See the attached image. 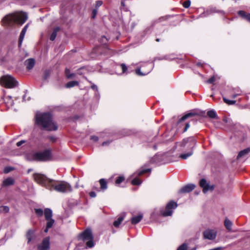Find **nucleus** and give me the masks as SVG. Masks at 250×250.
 <instances>
[{
    "label": "nucleus",
    "instance_id": "obj_1",
    "mask_svg": "<svg viewBox=\"0 0 250 250\" xmlns=\"http://www.w3.org/2000/svg\"><path fill=\"white\" fill-rule=\"evenodd\" d=\"M33 177L36 182L50 190H54L63 193L70 192L72 190L70 185L66 182L48 179L44 175L37 173L34 174Z\"/></svg>",
    "mask_w": 250,
    "mask_h": 250
},
{
    "label": "nucleus",
    "instance_id": "obj_2",
    "mask_svg": "<svg viewBox=\"0 0 250 250\" xmlns=\"http://www.w3.org/2000/svg\"><path fill=\"white\" fill-rule=\"evenodd\" d=\"M35 124L48 131L56 130L58 126L53 121L50 114L37 113L35 116Z\"/></svg>",
    "mask_w": 250,
    "mask_h": 250
},
{
    "label": "nucleus",
    "instance_id": "obj_3",
    "mask_svg": "<svg viewBox=\"0 0 250 250\" xmlns=\"http://www.w3.org/2000/svg\"><path fill=\"white\" fill-rule=\"evenodd\" d=\"M27 20V15L25 13H21L19 15L10 14L5 16L2 20L4 26H11L16 22L23 23Z\"/></svg>",
    "mask_w": 250,
    "mask_h": 250
},
{
    "label": "nucleus",
    "instance_id": "obj_4",
    "mask_svg": "<svg viewBox=\"0 0 250 250\" xmlns=\"http://www.w3.org/2000/svg\"><path fill=\"white\" fill-rule=\"evenodd\" d=\"M196 141L195 138L193 137H188L184 139L183 141L180 143V146L182 147H185L188 146L191 148V150L188 153L181 154L180 157L183 159H186L188 157L191 156L193 154L192 149L195 146Z\"/></svg>",
    "mask_w": 250,
    "mask_h": 250
},
{
    "label": "nucleus",
    "instance_id": "obj_5",
    "mask_svg": "<svg viewBox=\"0 0 250 250\" xmlns=\"http://www.w3.org/2000/svg\"><path fill=\"white\" fill-rule=\"evenodd\" d=\"M32 159L36 161H48L51 159V152L50 149H46L42 152L34 153L32 155Z\"/></svg>",
    "mask_w": 250,
    "mask_h": 250
},
{
    "label": "nucleus",
    "instance_id": "obj_6",
    "mask_svg": "<svg viewBox=\"0 0 250 250\" xmlns=\"http://www.w3.org/2000/svg\"><path fill=\"white\" fill-rule=\"evenodd\" d=\"M0 84L6 88H12L16 86L17 82L12 77L6 75L1 77Z\"/></svg>",
    "mask_w": 250,
    "mask_h": 250
},
{
    "label": "nucleus",
    "instance_id": "obj_7",
    "mask_svg": "<svg viewBox=\"0 0 250 250\" xmlns=\"http://www.w3.org/2000/svg\"><path fill=\"white\" fill-rule=\"evenodd\" d=\"M80 237L83 241H87L86 245L88 248H91L94 246L93 236L90 229H85L81 234Z\"/></svg>",
    "mask_w": 250,
    "mask_h": 250
},
{
    "label": "nucleus",
    "instance_id": "obj_8",
    "mask_svg": "<svg viewBox=\"0 0 250 250\" xmlns=\"http://www.w3.org/2000/svg\"><path fill=\"white\" fill-rule=\"evenodd\" d=\"M196 115V114L195 113L189 112L183 116L181 118L179 119L177 122L178 128L180 129L182 127H184L183 132H185L187 131L190 125L189 123H185V120L189 117H193Z\"/></svg>",
    "mask_w": 250,
    "mask_h": 250
},
{
    "label": "nucleus",
    "instance_id": "obj_9",
    "mask_svg": "<svg viewBox=\"0 0 250 250\" xmlns=\"http://www.w3.org/2000/svg\"><path fill=\"white\" fill-rule=\"evenodd\" d=\"M177 207V204L173 201H171L167 204L165 210L162 211L161 213L163 216H171L172 214L173 208H175Z\"/></svg>",
    "mask_w": 250,
    "mask_h": 250
},
{
    "label": "nucleus",
    "instance_id": "obj_10",
    "mask_svg": "<svg viewBox=\"0 0 250 250\" xmlns=\"http://www.w3.org/2000/svg\"><path fill=\"white\" fill-rule=\"evenodd\" d=\"M153 64L151 63L146 64L145 66H143L141 69L136 70V73L139 75H146L148 74L152 69Z\"/></svg>",
    "mask_w": 250,
    "mask_h": 250
},
{
    "label": "nucleus",
    "instance_id": "obj_11",
    "mask_svg": "<svg viewBox=\"0 0 250 250\" xmlns=\"http://www.w3.org/2000/svg\"><path fill=\"white\" fill-rule=\"evenodd\" d=\"M200 186L203 188V191L205 193L208 190H212L214 189V186H210L205 179H202L200 180Z\"/></svg>",
    "mask_w": 250,
    "mask_h": 250
},
{
    "label": "nucleus",
    "instance_id": "obj_12",
    "mask_svg": "<svg viewBox=\"0 0 250 250\" xmlns=\"http://www.w3.org/2000/svg\"><path fill=\"white\" fill-rule=\"evenodd\" d=\"M217 235V231L214 229H207L204 232V236L205 239L214 240Z\"/></svg>",
    "mask_w": 250,
    "mask_h": 250
},
{
    "label": "nucleus",
    "instance_id": "obj_13",
    "mask_svg": "<svg viewBox=\"0 0 250 250\" xmlns=\"http://www.w3.org/2000/svg\"><path fill=\"white\" fill-rule=\"evenodd\" d=\"M50 248L49 238L46 237L38 247V250H48Z\"/></svg>",
    "mask_w": 250,
    "mask_h": 250
},
{
    "label": "nucleus",
    "instance_id": "obj_14",
    "mask_svg": "<svg viewBox=\"0 0 250 250\" xmlns=\"http://www.w3.org/2000/svg\"><path fill=\"white\" fill-rule=\"evenodd\" d=\"M195 186L194 184H188L182 187L179 190V193H186L191 191L194 189Z\"/></svg>",
    "mask_w": 250,
    "mask_h": 250
},
{
    "label": "nucleus",
    "instance_id": "obj_15",
    "mask_svg": "<svg viewBox=\"0 0 250 250\" xmlns=\"http://www.w3.org/2000/svg\"><path fill=\"white\" fill-rule=\"evenodd\" d=\"M28 27V24H26L24 27L22 29L19 39L18 46L20 47L22 44V41L23 40L25 34L27 31V28Z\"/></svg>",
    "mask_w": 250,
    "mask_h": 250
},
{
    "label": "nucleus",
    "instance_id": "obj_16",
    "mask_svg": "<svg viewBox=\"0 0 250 250\" xmlns=\"http://www.w3.org/2000/svg\"><path fill=\"white\" fill-rule=\"evenodd\" d=\"M35 63V60L33 59H28L25 62V65L26 68L30 70L33 68Z\"/></svg>",
    "mask_w": 250,
    "mask_h": 250
},
{
    "label": "nucleus",
    "instance_id": "obj_17",
    "mask_svg": "<svg viewBox=\"0 0 250 250\" xmlns=\"http://www.w3.org/2000/svg\"><path fill=\"white\" fill-rule=\"evenodd\" d=\"M125 215V213L122 214L116 220L113 222V225L115 227L117 228L120 226L122 222L124 220Z\"/></svg>",
    "mask_w": 250,
    "mask_h": 250
},
{
    "label": "nucleus",
    "instance_id": "obj_18",
    "mask_svg": "<svg viewBox=\"0 0 250 250\" xmlns=\"http://www.w3.org/2000/svg\"><path fill=\"white\" fill-rule=\"evenodd\" d=\"M44 215L46 220L52 219V211L49 208H46L44 211Z\"/></svg>",
    "mask_w": 250,
    "mask_h": 250
},
{
    "label": "nucleus",
    "instance_id": "obj_19",
    "mask_svg": "<svg viewBox=\"0 0 250 250\" xmlns=\"http://www.w3.org/2000/svg\"><path fill=\"white\" fill-rule=\"evenodd\" d=\"M15 181L13 178L11 177H9L6 179H5L3 181V186H9L10 185H13L14 184Z\"/></svg>",
    "mask_w": 250,
    "mask_h": 250
},
{
    "label": "nucleus",
    "instance_id": "obj_20",
    "mask_svg": "<svg viewBox=\"0 0 250 250\" xmlns=\"http://www.w3.org/2000/svg\"><path fill=\"white\" fill-rule=\"evenodd\" d=\"M238 14L239 16L248 21L250 22V13H246L244 11H239L238 12Z\"/></svg>",
    "mask_w": 250,
    "mask_h": 250
},
{
    "label": "nucleus",
    "instance_id": "obj_21",
    "mask_svg": "<svg viewBox=\"0 0 250 250\" xmlns=\"http://www.w3.org/2000/svg\"><path fill=\"white\" fill-rule=\"evenodd\" d=\"M143 218V215L142 214H139L137 216H134L131 219V223L132 224H136L138 223L139 222L141 221V220Z\"/></svg>",
    "mask_w": 250,
    "mask_h": 250
},
{
    "label": "nucleus",
    "instance_id": "obj_22",
    "mask_svg": "<svg viewBox=\"0 0 250 250\" xmlns=\"http://www.w3.org/2000/svg\"><path fill=\"white\" fill-rule=\"evenodd\" d=\"M34 235V231L32 229L29 230L26 233L27 243H29L32 240Z\"/></svg>",
    "mask_w": 250,
    "mask_h": 250
},
{
    "label": "nucleus",
    "instance_id": "obj_23",
    "mask_svg": "<svg viewBox=\"0 0 250 250\" xmlns=\"http://www.w3.org/2000/svg\"><path fill=\"white\" fill-rule=\"evenodd\" d=\"M60 28L59 27H57L54 29L50 37V40L51 41H53L55 39L57 33L60 31Z\"/></svg>",
    "mask_w": 250,
    "mask_h": 250
},
{
    "label": "nucleus",
    "instance_id": "obj_24",
    "mask_svg": "<svg viewBox=\"0 0 250 250\" xmlns=\"http://www.w3.org/2000/svg\"><path fill=\"white\" fill-rule=\"evenodd\" d=\"M224 225L226 229L229 230H231V227L232 226V223L228 218H226L224 221Z\"/></svg>",
    "mask_w": 250,
    "mask_h": 250
},
{
    "label": "nucleus",
    "instance_id": "obj_25",
    "mask_svg": "<svg viewBox=\"0 0 250 250\" xmlns=\"http://www.w3.org/2000/svg\"><path fill=\"white\" fill-rule=\"evenodd\" d=\"M79 84V83L78 81H70V82H68L65 84V87L66 88H71L75 86H77Z\"/></svg>",
    "mask_w": 250,
    "mask_h": 250
},
{
    "label": "nucleus",
    "instance_id": "obj_26",
    "mask_svg": "<svg viewBox=\"0 0 250 250\" xmlns=\"http://www.w3.org/2000/svg\"><path fill=\"white\" fill-rule=\"evenodd\" d=\"M250 152V148H247L246 149H245L243 150H241L238 154L237 156V159H239L246 154H248L249 152Z\"/></svg>",
    "mask_w": 250,
    "mask_h": 250
},
{
    "label": "nucleus",
    "instance_id": "obj_27",
    "mask_svg": "<svg viewBox=\"0 0 250 250\" xmlns=\"http://www.w3.org/2000/svg\"><path fill=\"white\" fill-rule=\"evenodd\" d=\"M208 116L210 118L215 119L217 118V115L216 112L213 110H210L207 112Z\"/></svg>",
    "mask_w": 250,
    "mask_h": 250
},
{
    "label": "nucleus",
    "instance_id": "obj_28",
    "mask_svg": "<svg viewBox=\"0 0 250 250\" xmlns=\"http://www.w3.org/2000/svg\"><path fill=\"white\" fill-rule=\"evenodd\" d=\"M100 186H101V188L103 190H105L107 188V183L106 181L104 179H102L99 181Z\"/></svg>",
    "mask_w": 250,
    "mask_h": 250
},
{
    "label": "nucleus",
    "instance_id": "obj_29",
    "mask_svg": "<svg viewBox=\"0 0 250 250\" xmlns=\"http://www.w3.org/2000/svg\"><path fill=\"white\" fill-rule=\"evenodd\" d=\"M9 208L8 206H0V213L4 212L7 213L9 211Z\"/></svg>",
    "mask_w": 250,
    "mask_h": 250
},
{
    "label": "nucleus",
    "instance_id": "obj_30",
    "mask_svg": "<svg viewBox=\"0 0 250 250\" xmlns=\"http://www.w3.org/2000/svg\"><path fill=\"white\" fill-rule=\"evenodd\" d=\"M46 221H47V223H46L47 228H51L53 226V224H54V222H55L54 220L52 218V219H49L48 220H46Z\"/></svg>",
    "mask_w": 250,
    "mask_h": 250
},
{
    "label": "nucleus",
    "instance_id": "obj_31",
    "mask_svg": "<svg viewBox=\"0 0 250 250\" xmlns=\"http://www.w3.org/2000/svg\"><path fill=\"white\" fill-rule=\"evenodd\" d=\"M242 91L239 89H235L234 93L232 95L231 97L232 98H235L237 96L241 95Z\"/></svg>",
    "mask_w": 250,
    "mask_h": 250
},
{
    "label": "nucleus",
    "instance_id": "obj_32",
    "mask_svg": "<svg viewBox=\"0 0 250 250\" xmlns=\"http://www.w3.org/2000/svg\"><path fill=\"white\" fill-rule=\"evenodd\" d=\"M223 101L225 103L229 105L234 104L236 103V101L235 100H229L225 97H223Z\"/></svg>",
    "mask_w": 250,
    "mask_h": 250
},
{
    "label": "nucleus",
    "instance_id": "obj_33",
    "mask_svg": "<svg viewBox=\"0 0 250 250\" xmlns=\"http://www.w3.org/2000/svg\"><path fill=\"white\" fill-rule=\"evenodd\" d=\"M131 183L133 185H139L142 183V181L138 178H135L132 180Z\"/></svg>",
    "mask_w": 250,
    "mask_h": 250
},
{
    "label": "nucleus",
    "instance_id": "obj_34",
    "mask_svg": "<svg viewBox=\"0 0 250 250\" xmlns=\"http://www.w3.org/2000/svg\"><path fill=\"white\" fill-rule=\"evenodd\" d=\"M35 211L36 214L39 217L42 216L44 213L42 209L41 208H36V209H35Z\"/></svg>",
    "mask_w": 250,
    "mask_h": 250
},
{
    "label": "nucleus",
    "instance_id": "obj_35",
    "mask_svg": "<svg viewBox=\"0 0 250 250\" xmlns=\"http://www.w3.org/2000/svg\"><path fill=\"white\" fill-rule=\"evenodd\" d=\"M188 248V245L186 243H183L178 247L177 250H187Z\"/></svg>",
    "mask_w": 250,
    "mask_h": 250
},
{
    "label": "nucleus",
    "instance_id": "obj_36",
    "mask_svg": "<svg viewBox=\"0 0 250 250\" xmlns=\"http://www.w3.org/2000/svg\"><path fill=\"white\" fill-rule=\"evenodd\" d=\"M125 180V178L123 176H119L117 178L115 181L116 185H119Z\"/></svg>",
    "mask_w": 250,
    "mask_h": 250
},
{
    "label": "nucleus",
    "instance_id": "obj_37",
    "mask_svg": "<svg viewBox=\"0 0 250 250\" xmlns=\"http://www.w3.org/2000/svg\"><path fill=\"white\" fill-rule=\"evenodd\" d=\"M150 171H151V169L150 168L143 169V170H140L138 172V174L139 175H142V174H143L144 173H146V172H150Z\"/></svg>",
    "mask_w": 250,
    "mask_h": 250
},
{
    "label": "nucleus",
    "instance_id": "obj_38",
    "mask_svg": "<svg viewBox=\"0 0 250 250\" xmlns=\"http://www.w3.org/2000/svg\"><path fill=\"white\" fill-rule=\"evenodd\" d=\"M190 5V1L189 0H186L184 1L183 3V6L186 8H188Z\"/></svg>",
    "mask_w": 250,
    "mask_h": 250
},
{
    "label": "nucleus",
    "instance_id": "obj_39",
    "mask_svg": "<svg viewBox=\"0 0 250 250\" xmlns=\"http://www.w3.org/2000/svg\"><path fill=\"white\" fill-rule=\"evenodd\" d=\"M65 75L66 76V77L68 79H70L71 78L70 70L69 69H68V68H66L65 69Z\"/></svg>",
    "mask_w": 250,
    "mask_h": 250
},
{
    "label": "nucleus",
    "instance_id": "obj_40",
    "mask_svg": "<svg viewBox=\"0 0 250 250\" xmlns=\"http://www.w3.org/2000/svg\"><path fill=\"white\" fill-rule=\"evenodd\" d=\"M121 67L122 68V72L123 73H125L127 69V68L126 67V66L124 64V63H122L121 64Z\"/></svg>",
    "mask_w": 250,
    "mask_h": 250
},
{
    "label": "nucleus",
    "instance_id": "obj_41",
    "mask_svg": "<svg viewBox=\"0 0 250 250\" xmlns=\"http://www.w3.org/2000/svg\"><path fill=\"white\" fill-rule=\"evenodd\" d=\"M215 78L214 76H212L208 80L207 83H212L215 81Z\"/></svg>",
    "mask_w": 250,
    "mask_h": 250
},
{
    "label": "nucleus",
    "instance_id": "obj_42",
    "mask_svg": "<svg viewBox=\"0 0 250 250\" xmlns=\"http://www.w3.org/2000/svg\"><path fill=\"white\" fill-rule=\"evenodd\" d=\"M103 4V1L102 0L97 1L96 2V7L98 8L100 6H101Z\"/></svg>",
    "mask_w": 250,
    "mask_h": 250
},
{
    "label": "nucleus",
    "instance_id": "obj_43",
    "mask_svg": "<svg viewBox=\"0 0 250 250\" xmlns=\"http://www.w3.org/2000/svg\"><path fill=\"white\" fill-rule=\"evenodd\" d=\"M12 168L10 167H7L4 168V172L5 173H7L12 170Z\"/></svg>",
    "mask_w": 250,
    "mask_h": 250
},
{
    "label": "nucleus",
    "instance_id": "obj_44",
    "mask_svg": "<svg viewBox=\"0 0 250 250\" xmlns=\"http://www.w3.org/2000/svg\"><path fill=\"white\" fill-rule=\"evenodd\" d=\"M97 14V10L96 9H94L92 11V18H95V17H96V15Z\"/></svg>",
    "mask_w": 250,
    "mask_h": 250
},
{
    "label": "nucleus",
    "instance_id": "obj_45",
    "mask_svg": "<svg viewBox=\"0 0 250 250\" xmlns=\"http://www.w3.org/2000/svg\"><path fill=\"white\" fill-rule=\"evenodd\" d=\"M25 141L24 140H21V141H20L18 142L17 143V146H21L23 144H24L25 143Z\"/></svg>",
    "mask_w": 250,
    "mask_h": 250
},
{
    "label": "nucleus",
    "instance_id": "obj_46",
    "mask_svg": "<svg viewBox=\"0 0 250 250\" xmlns=\"http://www.w3.org/2000/svg\"><path fill=\"white\" fill-rule=\"evenodd\" d=\"M89 196L92 198H94L96 196V194L94 191H91L89 192Z\"/></svg>",
    "mask_w": 250,
    "mask_h": 250
},
{
    "label": "nucleus",
    "instance_id": "obj_47",
    "mask_svg": "<svg viewBox=\"0 0 250 250\" xmlns=\"http://www.w3.org/2000/svg\"><path fill=\"white\" fill-rule=\"evenodd\" d=\"M91 87L93 90L96 91H98V87L96 85L93 84L91 85Z\"/></svg>",
    "mask_w": 250,
    "mask_h": 250
},
{
    "label": "nucleus",
    "instance_id": "obj_48",
    "mask_svg": "<svg viewBox=\"0 0 250 250\" xmlns=\"http://www.w3.org/2000/svg\"><path fill=\"white\" fill-rule=\"evenodd\" d=\"M91 139L95 141V142H97L98 141V137L97 136H92L91 137Z\"/></svg>",
    "mask_w": 250,
    "mask_h": 250
},
{
    "label": "nucleus",
    "instance_id": "obj_49",
    "mask_svg": "<svg viewBox=\"0 0 250 250\" xmlns=\"http://www.w3.org/2000/svg\"><path fill=\"white\" fill-rule=\"evenodd\" d=\"M110 143V142H109V141L104 142L102 143V146H105L108 145Z\"/></svg>",
    "mask_w": 250,
    "mask_h": 250
},
{
    "label": "nucleus",
    "instance_id": "obj_50",
    "mask_svg": "<svg viewBox=\"0 0 250 250\" xmlns=\"http://www.w3.org/2000/svg\"><path fill=\"white\" fill-rule=\"evenodd\" d=\"M230 121V119L228 118L225 117L223 119V121L225 123H228Z\"/></svg>",
    "mask_w": 250,
    "mask_h": 250
},
{
    "label": "nucleus",
    "instance_id": "obj_51",
    "mask_svg": "<svg viewBox=\"0 0 250 250\" xmlns=\"http://www.w3.org/2000/svg\"><path fill=\"white\" fill-rule=\"evenodd\" d=\"M50 139L52 141H55L56 140L55 138H54V137H50Z\"/></svg>",
    "mask_w": 250,
    "mask_h": 250
},
{
    "label": "nucleus",
    "instance_id": "obj_52",
    "mask_svg": "<svg viewBox=\"0 0 250 250\" xmlns=\"http://www.w3.org/2000/svg\"><path fill=\"white\" fill-rule=\"evenodd\" d=\"M48 77V75L47 74H45L44 77V79L46 80V79H47Z\"/></svg>",
    "mask_w": 250,
    "mask_h": 250
},
{
    "label": "nucleus",
    "instance_id": "obj_53",
    "mask_svg": "<svg viewBox=\"0 0 250 250\" xmlns=\"http://www.w3.org/2000/svg\"><path fill=\"white\" fill-rule=\"evenodd\" d=\"M49 229V228H47V226H46L45 229H44V232L46 233L47 232Z\"/></svg>",
    "mask_w": 250,
    "mask_h": 250
},
{
    "label": "nucleus",
    "instance_id": "obj_54",
    "mask_svg": "<svg viewBox=\"0 0 250 250\" xmlns=\"http://www.w3.org/2000/svg\"><path fill=\"white\" fill-rule=\"evenodd\" d=\"M70 76H71V78H72L75 76V74L74 73H71Z\"/></svg>",
    "mask_w": 250,
    "mask_h": 250
},
{
    "label": "nucleus",
    "instance_id": "obj_55",
    "mask_svg": "<svg viewBox=\"0 0 250 250\" xmlns=\"http://www.w3.org/2000/svg\"><path fill=\"white\" fill-rule=\"evenodd\" d=\"M13 104H14V102H13V101H11V103H10V104H11V105H13Z\"/></svg>",
    "mask_w": 250,
    "mask_h": 250
},
{
    "label": "nucleus",
    "instance_id": "obj_56",
    "mask_svg": "<svg viewBox=\"0 0 250 250\" xmlns=\"http://www.w3.org/2000/svg\"><path fill=\"white\" fill-rule=\"evenodd\" d=\"M25 96H23V100L24 101L25 100Z\"/></svg>",
    "mask_w": 250,
    "mask_h": 250
},
{
    "label": "nucleus",
    "instance_id": "obj_57",
    "mask_svg": "<svg viewBox=\"0 0 250 250\" xmlns=\"http://www.w3.org/2000/svg\"><path fill=\"white\" fill-rule=\"evenodd\" d=\"M156 41H157V42H159V39H156Z\"/></svg>",
    "mask_w": 250,
    "mask_h": 250
},
{
    "label": "nucleus",
    "instance_id": "obj_58",
    "mask_svg": "<svg viewBox=\"0 0 250 250\" xmlns=\"http://www.w3.org/2000/svg\"><path fill=\"white\" fill-rule=\"evenodd\" d=\"M103 38H104V39H105L106 40H107V39H106V38H105L104 36V37H103Z\"/></svg>",
    "mask_w": 250,
    "mask_h": 250
},
{
    "label": "nucleus",
    "instance_id": "obj_59",
    "mask_svg": "<svg viewBox=\"0 0 250 250\" xmlns=\"http://www.w3.org/2000/svg\"><path fill=\"white\" fill-rule=\"evenodd\" d=\"M121 3H122V4L123 5H124V2H123V1H122V2H121Z\"/></svg>",
    "mask_w": 250,
    "mask_h": 250
},
{
    "label": "nucleus",
    "instance_id": "obj_60",
    "mask_svg": "<svg viewBox=\"0 0 250 250\" xmlns=\"http://www.w3.org/2000/svg\"><path fill=\"white\" fill-rule=\"evenodd\" d=\"M8 97L10 99H11V96H9Z\"/></svg>",
    "mask_w": 250,
    "mask_h": 250
},
{
    "label": "nucleus",
    "instance_id": "obj_61",
    "mask_svg": "<svg viewBox=\"0 0 250 250\" xmlns=\"http://www.w3.org/2000/svg\"><path fill=\"white\" fill-rule=\"evenodd\" d=\"M29 171H31V170H30V169H29V170H28V172H29Z\"/></svg>",
    "mask_w": 250,
    "mask_h": 250
}]
</instances>
